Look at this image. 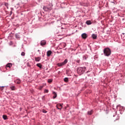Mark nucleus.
<instances>
[{
    "label": "nucleus",
    "mask_w": 125,
    "mask_h": 125,
    "mask_svg": "<svg viewBox=\"0 0 125 125\" xmlns=\"http://www.w3.org/2000/svg\"><path fill=\"white\" fill-rule=\"evenodd\" d=\"M111 51L109 48L107 47L104 49V56L109 57L110 55H111Z\"/></svg>",
    "instance_id": "1"
},
{
    "label": "nucleus",
    "mask_w": 125,
    "mask_h": 125,
    "mask_svg": "<svg viewBox=\"0 0 125 125\" xmlns=\"http://www.w3.org/2000/svg\"><path fill=\"white\" fill-rule=\"evenodd\" d=\"M86 70V67H79L77 69V73L79 75H82L83 73H84L85 72Z\"/></svg>",
    "instance_id": "2"
},
{
    "label": "nucleus",
    "mask_w": 125,
    "mask_h": 125,
    "mask_svg": "<svg viewBox=\"0 0 125 125\" xmlns=\"http://www.w3.org/2000/svg\"><path fill=\"white\" fill-rule=\"evenodd\" d=\"M68 62V60L67 59H65L64 62H62V63H58V66L59 67L60 66H62V65H64L65 64H66V63H67Z\"/></svg>",
    "instance_id": "3"
},
{
    "label": "nucleus",
    "mask_w": 125,
    "mask_h": 125,
    "mask_svg": "<svg viewBox=\"0 0 125 125\" xmlns=\"http://www.w3.org/2000/svg\"><path fill=\"white\" fill-rule=\"evenodd\" d=\"M43 9L44 10V11H51L52 10V8H48L47 7V6H44L43 7Z\"/></svg>",
    "instance_id": "4"
},
{
    "label": "nucleus",
    "mask_w": 125,
    "mask_h": 125,
    "mask_svg": "<svg viewBox=\"0 0 125 125\" xmlns=\"http://www.w3.org/2000/svg\"><path fill=\"white\" fill-rule=\"evenodd\" d=\"M56 107L58 110H62V104H58L56 105Z\"/></svg>",
    "instance_id": "5"
},
{
    "label": "nucleus",
    "mask_w": 125,
    "mask_h": 125,
    "mask_svg": "<svg viewBox=\"0 0 125 125\" xmlns=\"http://www.w3.org/2000/svg\"><path fill=\"white\" fill-rule=\"evenodd\" d=\"M12 66V64L11 63H8L6 66V69H7V68H10L11 66Z\"/></svg>",
    "instance_id": "6"
},
{
    "label": "nucleus",
    "mask_w": 125,
    "mask_h": 125,
    "mask_svg": "<svg viewBox=\"0 0 125 125\" xmlns=\"http://www.w3.org/2000/svg\"><path fill=\"white\" fill-rule=\"evenodd\" d=\"M82 37L83 39H85L87 38V34L85 33H83L82 34Z\"/></svg>",
    "instance_id": "7"
},
{
    "label": "nucleus",
    "mask_w": 125,
    "mask_h": 125,
    "mask_svg": "<svg viewBox=\"0 0 125 125\" xmlns=\"http://www.w3.org/2000/svg\"><path fill=\"white\" fill-rule=\"evenodd\" d=\"M53 99H56L57 97V94L56 93V92H53Z\"/></svg>",
    "instance_id": "8"
},
{
    "label": "nucleus",
    "mask_w": 125,
    "mask_h": 125,
    "mask_svg": "<svg viewBox=\"0 0 125 125\" xmlns=\"http://www.w3.org/2000/svg\"><path fill=\"white\" fill-rule=\"evenodd\" d=\"M46 43V41H45V40H42V41H41V45H45Z\"/></svg>",
    "instance_id": "9"
},
{
    "label": "nucleus",
    "mask_w": 125,
    "mask_h": 125,
    "mask_svg": "<svg viewBox=\"0 0 125 125\" xmlns=\"http://www.w3.org/2000/svg\"><path fill=\"white\" fill-rule=\"evenodd\" d=\"M52 54L51 51H48L47 52V56L50 57Z\"/></svg>",
    "instance_id": "10"
},
{
    "label": "nucleus",
    "mask_w": 125,
    "mask_h": 125,
    "mask_svg": "<svg viewBox=\"0 0 125 125\" xmlns=\"http://www.w3.org/2000/svg\"><path fill=\"white\" fill-rule=\"evenodd\" d=\"M40 61H41V57H36L35 58V61L39 62Z\"/></svg>",
    "instance_id": "11"
},
{
    "label": "nucleus",
    "mask_w": 125,
    "mask_h": 125,
    "mask_svg": "<svg viewBox=\"0 0 125 125\" xmlns=\"http://www.w3.org/2000/svg\"><path fill=\"white\" fill-rule=\"evenodd\" d=\"M37 66L39 67L40 68H42V65L41 63H37L36 64Z\"/></svg>",
    "instance_id": "12"
},
{
    "label": "nucleus",
    "mask_w": 125,
    "mask_h": 125,
    "mask_svg": "<svg viewBox=\"0 0 125 125\" xmlns=\"http://www.w3.org/2000/svg\"><path fill=\"white\" fill-rule=\"evenodd\" d=\"M86 23L87 25H90L91 24V21H86Z\"/></svg>",
    "instance_id": "13"
},
{
    "label": "nucleus",
    "mask_w": 125,
    "mask_h": 125,
    "mask_svg": "<svg viewBox=\"0 0 125 125\" xmlns=\"http://www.w3.org/2000/svg\"><path fill=\"white\" fill-rule=\"evenodd\" d=\"M92 37L93 39H96L97 37L96 34H92Z\"/></svg>",
    "instance_id": "14"
},
{
    "label": "nucleus",
    "mask_w": 125,
    "mask_h": 125,
    "mask_svg": "<svg viewBox=\"0 0 125 125\" xmlns=\"http://www.w3.org/2000/svg\"><path fill=\"white\" fill-rule=\"evenodd\" d=\"M2 117L4 120H7V116L4 115L2 116Z\"/></svg>",
    "instance_id": "15"
},
{
    "label": "nucleus",
    "mask_w": 125,
    "mask_h": 125,
    "mask_svg": "<svg viewBox=\"0 0 125 125\" xmlns=\"http://www.w3.org/2000/svg\"><path fill=\"white\" fill-rule=\"evenodd\" d=\"M93 113V110H91L90 111H88V114L92 115Z\"/></svg>",
    "instance_id": "16"
},
{
    "label": "nucleus",
    "mask_w": 125,
    "mask_h": 125,
    "mask_svg": "<svg viewBox=\"0 0 125 125\" xmlns=\"http://www.w3.org/2000/svg\"><path fill=\"white\" fill-rule=\"evenodd\" d=\"M43 87V85H41L39 86V87L38 88V89L40 90H41Z\"/></svg>",
    "instance_id": "17"
},
{
    "label": "nucleus",
    "mask_w": 125,
    "mask_h": 125,
    "mask_svg": "<svg viewBox=\"0 0 125 125\" xmlns=\"http://www.w3.org/2000/svg\"><path fill=\"white\" fill-rule=\"evenodd\" d=\"M11 89L12 90H15V86H11Z\"/></svg>",
    "instance_id": "18"
},
{
    "label": "nucleus",
    "mask_w": 125,
    "mask_h": 125,
    "mask_svg": "<svg viewBox=\"0 0 125 125\" xmlns=\"http://www.w3.org/2000/svg\"><path fill=\"white\" fill-rule=\"evenodd\" d=\"M64 81L66 82H68V78H64Z\"/></svg>",
    "instance_id": "19"
},
{
    "label": "nucleus",
    "mask_w": 125,
    "mask_h": 125,
    "mask_svg": "<svg viewBox=\"0 0 125 125\" xmlns=\"http://www.w3.org/2000/svg\"><path fill=\"white\" fill-rule=\"evenodd\" d=\"M16 81L17 83H21V80L19 79H17Z\"/></svg>",
    "instance_id": "20"
},
{
    "label": "nucleus",
    "mask_w": 125,
    "mask_h": 125,
    "mask_svg": "<svg viewBox=\"0 0 125 125\" xmlns=\"http://www.w3.org/2000/svg\"><path fill=\"white\" fill-rule=\"evenodd\" d=\"M21 55V56H25V53H24V52H22Z\"/></svg>",
    "instance_id": "21"
},
{
    "label": "nucleus",
    "mask_w": 125,
    "mask_h": 125,
    "mask_svg": "<svg viewBox=\"0 0 125 125\" xmlns=\"http://www.w3.org/2000/svg\"><path fill=\"white\" fill-rule=\"evenodd\" d=\"M48 83H52V79H48Z\"/></svg>",
    "instance_id": "22"
},
{
    "label": "nucleus",
    "mask_w": 125,
    "mask_h": 125,
    "mask_svg": "<svg viewBox=\"0 0 125 125\" xmlns=\"http://www.w3.org/2000/svg\"><path fill=\"white\" fill-rule=\"evenodd\" d=\"M44 93H48L49 92V91H48V89H45L44 90Z\"/></svg>",
    "instance_id": "23"
},
{
    "label": "nucleus",
    "mask_w": 125,
    "mask_h": 125,
    "mask_svg": "<svg viewBox=\"0 0 125 125\" xmlns=\"http://www.w3.org/2000/svg\"><path fill=\"white\" fill-rule=\"evenodd\" d=\"M76 62H77V63H80V62H81V60L80 59H78V60H77Z\"/></svg>",
    "instance_id": "24"
},
{
    "label": "nucleus",
    "mask_w": 125,
    "mask_h": 125,
    "mask_svg": "<svg viewBox=\"0 0 125 125\" xmlns=\"http://www.w3.org/2000/svg\"><path fill=\"white\" fill-rule=\"evenodd\" d=\"M26 64H27V66H29V67L31 66V65H30L29 62H27Z\"/></svg>",
    "instance_id": "25"
},
{
    "label": "nucleus",
    "mask_w": 125,
    "mask_h": 125,
    "mask_svg": "<svg viewBox=\"0 0 125 125\" xmlns=\"http://www.w3.org/2000/svg\"><path fill=\"white\" fill-rule=\"evenodd\" d=\"M42 112H43V113H47V111H46V110H43L42 111Z\"/></svg>",
    "instance_id": "26"
},
{
    "label": "nucleus",
    "mask_w": 125,
    "mask_h": 125,
    "mask_svg": "<svg viewBox=\"0 0 125 125\" xmlns=\"http://www.w3.org/2000/svg\"><path fill=\"white\" fill-rule=\"evenodd\" d=\"M83 59H85V60L86 59V57H85V56H83Z\"/></svg>",
    "instance_id": "27"
},
{
    "label": "nucleus",
    "mask_w": 125,
    "mask_h": 125,
    "mask_svg": "<svg viewBox=\"0 0 125 125\" xmlns=\"http://www.w3.org/2000/svg\"><path fill=\"white\" fill-rule=\"evenodd\" d=\"M63 45L64 47H65V46H66V44L65 43H63Z\"/></svg>",
    "instance_id": "28"
},
{
    "label": "nucleus",
    "mask_w": 125,
    "mask_h": 125,
    "mask_svg": "<svg viewBox=\"0 0 125 125\" xmlns=\"http://www.w3.org/2000/svg\"><path fill=\"white\" fill-rule=\"evenodd\" d=\"M119 119H120V117H117V119H116V120H119Z\"/></svg>",
    "instance_id": "29"
},
{
    "label": "nucleus",
    "mask_w": 125,
    "mask_h": 125,
    "mask_svg": "<svg viewBox=\"0 0 125 125\" xmlns=\"http://www.w3.org/2000/svg\"><path fill=\"white\" fill-rule=\"evenodd\" d=\"M123 35H125V33H123Z\"/></svg>",
    "instance_id": "30"
},
{
    "label": "nucleus",
    "mask_w": 125,
    "mask_h": 125,
    "mask_svg": "<svg viewBox=\"0 0 125 125\" xmlns=\"http://www.w3.org/2000/svg\"><path fill=\"white\" fill-rule=\"evenodd\" d=\"M40 51V50H38V52H39Z\"/></svg>",
    "instance_id": "31"
}]
</instances>
